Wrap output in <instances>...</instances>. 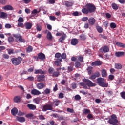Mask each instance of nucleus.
Returning <instances> with one entry per match:
<instances>
[{
	"instance_id": "1",
	"label": "nucleus",
	"mask_w": 125,
	"mask_h": 125,
	"mask_svg": "<svg viewBox=\"0 0 125 125\" xmlns=\"http://www.w3.org/2000/svg\"><path fill=\"white\" fill-rule=\"evenodd\" d=\"M86 8H83L81 11L83 14H88V13H93L96 10V7L93 3H88L85 5Z\"/></svg>"
},
{
	"instance_id": "2",
	"label": "nucleus",
	"mask_w": 125,
	"mask_h": 125,
	"mask_svg": "<svg viewBox=\"0 0 125 125\" xmlns=\"http://www.w3.org/2000/svg\"><path fill=\"white\" fill-rule=\"evenodd\" d=\"M97 82L98 85L102 87H108V83L105 82V79L101 77L97 79Z\"/></svg>"
},
{
	"instance_id": "3",
	"label": "nucleus",
	"mask_w": 125,
	"mask_h": 125,
	"mask_svg": "<svg viewBox=\"0 0 125 125\" xmlns=\"http://www.w3.org/2000/svg\"><path fill=\"white\" fill-rule=\"evenodd\" d=\"M22 59H23L21 57H18L17 58L14 57L11 59V61H12L13 65L14 66H18V65H20L21 64V62Z\"/></svg>"
},
{
	"instance_id": "4",
	"label": "nucleus",
	"mask_w": 125,
	"mask_h": 125,
	"mask_svg": "<svg viewBox=\"0 0 125 125\" xmlns=\"http://www.w3.org/2000/svg\"><path fill=\"white\" fill-rule=\"evenodd\" d=\"M108 124L110 125H113V124H118L119 120H118V117L115 114H112L111 116L110 119L107 121Z\"/></svg>"
},
{
	"instance_id": "5",
	"label": "nucleus",
	"mask_w": 125,
	"mask_h": 125,
	"mask_svg": "<svg viewBox=\"0 0 125 125\" xmlns=\"http://www.w3.org/2000/svg\"><path fill=\"white\" fill-rule=\"evenodd\" d=\"M13 36L16 40L19 41L20 42H23V43L26 42V40L23 38V36H21L20 34H13Z\"/></svg>"
},
{
	"instance_id": "6",
	"label": "nucleus",
	"mask_w": 125,
	"mask_h": 125,
	"mask_svg": "<svg viewBox=\"0 0 125 125\" xmlns=\"http://www.w3.org/2000/svg\"><path fill=\"white\" fill-rule=\"evenodd\" d=\"M42 112H46V111L48 110L52 111L53 107H52V105L51 104H46L42 107Z\"/></svg>"
},
{
	"instance_id": "7",
	"label": "nucleus",
	"mask_w": 125,
	"mask_h": 125,
	"mask_svg": "<svg viewBox=\"0 0 125 125\" xmlns=\"http://www.w3.org/2000/svg\"><path fill=\"white\" fill-rule=\"evenodd\" d=\"M83 81L89 87H92L93 86H95V85H96L95 83L92 82L89 79H84Z\"/></svg>"
},
{
	"instance_id": "8",
	"label": "nucleus",
	"mask_w": 125,
	"mask_h": 125,
	"mask_svg": "<svg viewBox=\"0 0 125 125\" xmlns=\"http://www.w3.org/2000/svg\"><path fill=\"white\" fill-rule=\"evenodd\" d=\"M100 51L102 53L104 52V53H107V52H109V51H110V49L108 46H104V47H102L100 49Z\"/></svg>"
},
{
	"instance_id": "9",
	"label": "nucleus",
	"mask_w": 125,
	"mask_h": 125,
	"mask_svg": "<svg viewBox=\"0 0 125 125\" xmlns=\"http://www.w3.org/2000/svg\"><path fill=\"white\" fill-rule=\"evenodd\" d=\"M38 58L42 61H44L46 58L45 55L43 53L40 52L38 54Z\"/></svg>"
},
{
	"instance_id": "10",
	"label": "nucleus",
	"mask_w": 125,
	"mask_h": 125,
	"mask_svg": "<svg viewBox=\"0 0 125 125\" xmlns=\"http://www.w3.org/2000/svg\"><path fill=\"white\" fill-rule=\"evenodd\" d=\"M96 22V20L93 17H91L88 19V23L91 26H93Z\"/></svg>"
},
{
	"instance_id": "11",
	"label": "nucleus",
	"mask_w": 125,
	"mask_h": 125,
	"mask_svg": "<svg viewBox=\"0 0 125 125\" xmlns=\"http://www.w3.org/2000/svg\"><path fill=\"white\" fill-rule=\"evenodd\" d=\"M55 57L56 59V60H59L60 62H62L63 60L61 58V54L60 53H56L55 55Z\"/></svg>"
},
{
	"instance_id": "12",
	"label": "nucleus",
	"mask_w": 125,
	"mask_h": 125,
	"mask_svg": "<svg viewBox=\"0 0 125 125\" xmlns=\"http://www.w3.org/2000/svg\"><path fill=\"white\" fill-rule=\"evenodd\" d=\"M45 79V76L44 75H38L37 77V81L39 82H43Z\"/></svg>"
},
{
	"instance_id": "13",
	"label": "nucleus",
	"mask_w": 125,
	"mask_h": 125,
	"mask_svg": "<svg viewBox=\"0 0 125 125\" xmlns=\"http://www.w3.org/2000/svg\"><path fill=\"white\" fill-rule=\"evenodd\" d=\"M37 87L38 89H43L45 87V83H38L37 84Z\"/></svg>"
},
{
	"instance_id": "14",
	"label": "nucleus",
	"mask_w": 125,
	"mask_h": 125,
	"mask_svg": "<svg viewBox=\"0 0 125 125\" xmlns=\"http://www.w3.org/2000/svg\"><path fill=\"white\" fill-rule=\"evenodd\" d=\"M125 54V52L119 51L115 53V56H116V57H124Z\"/></svg>"
},
{
	"instance_id": "15",
	"label": "nucleus",
	"mask_w": 125,
	"mask_h": 125,
	"mask_svg": "<svg viewBox=\"0 0 125 125\" xmlns=\"http://www.w3.org/2000/svg\"><path fill=\"white\" fill-rule=\"evenodd\" d=\"M102 65L101 61H96L92 63V66H101Z\"/></svg>"
},
{
	"instance_id": "16",
	"label": "nucleus",
	"mask_w": 125,
	"mask_h": 125,
	"mask_svg": "<svg viewBox=\"0 0 125 125\" xmlns=\"http://www.w3.org/2000/svg\"><path fill=\"white\" fill-rule=\"evenodd\" d=\"M79 43V40L77 39L74 38L71 40V44L72 45H77Z\"/></svg>"
},
{
	"instance_id": "17",
	"label": "nucleus",
	"mask_w": 125,
	"mask_h": 125,
	"mask_svg": "<svg viewBox=\"0 0 125 125\" xmlns=\"http://www.w3.org/2000/svg\"><path fill=\"white\" fill-rule=\"evenodd\" d=\"M31 92V94H33V95H40V94H41L40 91L36 89H32Z\"/></svg>"
},
{
	"instance_id": "18",
	"label": "nucleus",
	"mask_w": 125,
	"mask_h": 125,
	"mask_svg": "<svg viewBox=\"0 0 125 125\" xmlns=\"http://www.w3.org/2000/svg\"><path fill=\"white\" fill-rule=\"evenodd\" d=\"M34 74L38 75V74H41V75H44L45 74V72L42 71V69H35Z\"/></svg>"
},
{
	"instance_id": "19",
	"label": "nucleus",
	"mask_w": 125,
	"mask_h": 125,
	"mask_svg": "<svg viewBox=\"0 0 125 125\" xmlns=\"http://www.w3.org/2000/svg\"><path fill=\"white\" fill-rule=\"evenodd\" d=\"M16 119L18 122H20V123H24V122H26V119H25V117H17Z\"/></svg>"
},
{
	"instance_id": "20",
	"label": "nucleus",
	"mask_w": 125,
	"mask_h": 125,
	"mask_svg": "<svg viewBox=\"0 0 125 125\" xmlns=\"http://www.w3.org/2000/svg\"><path fill=\"white\" fill-rule=\"evenodd\" d=\"M67 38V35L65 34H63V35L59 39V41L61 43H63L64 42V41Z\"/></svg>"
},
{
	"instance_id": "21",
	"label": "nucleus",
	"mask_w": 125,
	"mask_h": 125,
	"mask_svg": "<svg viewBox=\"0 0 125 125\" xmlns=\"http://www.w3.org/2000/svg\"><path fill=\"white\" fill-rule=\"evenodd\" d=\"M27 107H28L29 110H36L37 109V106L35 105H34L33 104H27Z\"/></svg>"
},
{
	"instance_id": "22",
	"label": "nucleus",
	"mask_w": 125,
	"mask_h": 125,
	"mask_svg": "<svg viewBox=\"0 0 125 125\" xmlns=\"http://www.w3.org/2000/svg\"><path fill=\"white\" fill-rule=\"evenodd\" d=\"M18 113V109L16 108V107H14L11 110V114L13 116H16Z\"/></svg>"
},
{
	"instance_id": "23",
	"label": "nucleus",
	"mask_w": 125,
	"mask_h": 125,
	"mask_svg": "<svg viewBox=\"0 0 125 125\" xmlns=\"http://www.w3.org/2000/svg\"><path fill=\"white\" fill-rule=\"evenodd\" d=\"M32 26H33V25L31 22H26L25 27L26 30H31V29H32Z\"/></svg>"
},
{
	"instance_id": "24",
	"label": "nucleus",
	"mask_w": 125,
	"mask_h": 125,
	"mask_svg": "<svg viewBox=\"0 0 125 125\" xmlns=\"http://www.w3.org/2000/svg\"><path fill=\"white\" fill-rule=\"evenodd\" d=\"M14 101L16 103H18L20 102V101H21V97H20V96H15L14 98Z\"/></svg>"
},
{
	"instance_id": "25",
	"label": "nucleus",
	"mask_w": 125,
	"mask_h": 125,
	"mask_svg": "<svg viewBox=\"0 0 125 125\" xmlns=\"http://www.w3.org/2000/svg\"><path fill=\"white\" fill-rule=\"evenodd\" d=\"M3 8L4 10H13V7L10 5L5 6Z\"/></svg>"
},
{
	"instance_id": "26",
	"label": "nucleus",
	"mask_w": 125,
	"mask_h": 125,
	"mask_svg": "<svg viewBox=\"0 0 125 125\" xmlns=\"http://www.w3.org/2000/svg\"><path fill=\"white\" fill-rule=\"evenodd\" d=\"M42 93L44 95H47V94H49V93H50V89L47 88H46L45 90H44Z\"/></svg>"
},
{
	"instance_id": "27",
	"label": "nucleus",
	"mask_w": 125,
	"mask_h": 125,
	"mask_svg": "<svg viewBox=\"0 0 125 125\" xmlns=\"http://www.w3.org/2000/svg\"><path fill=\"white\" fill-rule=\"evenodd\" d=\"M116 44L117 46H119L120 47H123V48H125V44L121 43L120 42H116Z\"/></svg>"
},
{
	"instance_id": "28",
	"label": "nucleus",
	"mask_w": 125,
	"mask_h": 125,
	"mask_svg": "<svg viewBox=\"0 0 125 125\" xmlns=\"http://www.w3.org/2000/svg\"><path fill=\"white\" fill-rule=\"evenodd\" d=\"M102 76L103 78H106L107 76V71L105 69H103L101 71Z\"/></svg>"
},
{
	"instance_id": "29",
	"label": "nucleus",
	"mask_w": 125,
	"mask_h": 125,
	"mask_svg": "<svg viewBox=\"0 0 125 125\" xmlns=\"http://www.w3.org/2000/svg\"><path fill=\"white\" fill-rule=\"evenodd\" d=\"M111 7L114 9V10H118V9H119V6L115 3H113L111 4Z\"/></svg>"
},
{
	"instance_id": "30",
	"label": "nucleus",
	"mask_w": 125,
	"mask_h": 125,
	"mask_svg": "<svg viewBox=\"0 0 125 125\" xmlns=\"http://www.w3.org/2000/svg\"><path fill=\"white\" fill-rule=\"evenodd\" d=\"M7 17V14L4 12H1L0 14V18H6Z\"/></svg>"
},
{
	"instance_id": "31",
	"label": "nucleus",
	"mask_w": 125,
	"mask_h": 125,
	"mask_svg": "<svg viewBox=\"0 0 125 125\" xmlns=\"http://www.w3.org/2000/svg\"><path fill=\"white\" fill-rule=\"evenodd\" d=\"M46 38L48 40L51 41L52 40V35H51V33L50 32H48L47 34Z\"/></svg>"
},
{
	"instance_id": "32",
	"label": "nucleus",
	"mask_w": 125,
	"mask_h": 125,
	"mask_svg": "<svg viewBox=\"0 0 125 125\" xmlns=\"http://www.w3.org/2000/svg\"><path fill=\"white\" fill-rule=\"evenodd\" d=\"M60 75V72L59 71H54V73H53L52 77H54L55 78H57Z\"/></svg>"
},
{
	"instance_id": "33",
	"label": "nucleus",
	"mask_w": 125,
	"mask_h": 125,
	"mask_svg": "<svg viewBox=\"0 0 125 125\" xmlns=\"http://www.w3.org/2000/svg\"><path fill=\"white\" fill-rule=\"evenodd\" d=\"M32 51L33 47H32V46H28V47L26 48L27 53H30V52H32Z\"/></svg>"
},
{
	"instance_id": "34",
	"label": "nucleus",
	"mask_w": 125,
	"mask_h": 125,
	"mask_svg": "<svg viewBox=\"0 0 125 125\" xmlns=\"http://www.w3.org/2000/svg\"><path fill=\"white\" fill-rule=\"evenodd\" d=\"M74 3L72 2L66 1L65 2V6L67 7H70L71 6H73Z\"/></svg>"
},
{
	"instance_id": "35",
	"label": "nucleus",
	"mask_w": 125,
	"mask_h": 125,
	"mask_svg": "<svg viewBox=\"0 0 125 125\" xmlns=\"http://www.w3.org/2000/svg\"><path fill=\"white\" fill-rule=\"evenodd\" d=\"M96 29L98 33H102V32H103V28H102V27L101 26L98 25L96 27Z\"/></svg>"
},
{
	"instance_id": "36",
	"label": "nucleus",
	"mask_w": 125,
	"mask_h": 125,
	"mask_svg": "<svg viewBox=\"0 0 125 125\" xmlns=\"http://www.w3.org/2000/svg\"><path fill=\"white\" fill-rule=\"evenodd\" d=\"M55 71V70L54 69V68H53V67H49L48 72L49 74H52L53 75Z\"/></svg>"
},
{
	"instance_id": "37",
	"label": "nucleus",
	"mask_w": 125,
	"mask_h": 125,
	"mask_svg": "<svg viewBox=\"0 0 125 125\" xmlns=\"http://www.w3.org/2000/svg\"><path fill=\"white\" fill-rule=\"evenodd\" d=\"M54 65L57 66V67H60L61 65V63L60 62V61L57 60V61H55L54 62Z\"/></svg>"
},
{
	"instance_id": "38",
	"label": "nucleus",
	"mask_w": 125,
	"mask_h": 125,
	"mask_svg": "<svg viewBox=\"0 0 125 125\" xmlns=\"http://www.w3.org/2000/svg\"><path fill=\"white\" fill-rule=\"evenodd\" d=\"M122 66L120 63L116 64L115 65V68L117 69L118 70H121L122 69Z\"/></svg>"
},
{
	"instance_id": "39",
	"label": "nucleus",
	"mask_w": 125,
	"mask_h": 125,
	"mask_svg": "<svg viewBox=\"0 0 125 125\" xmlns=\"http://www.w3.org/2000/svg\"><path fill=\"white\" fill-rule=\"evenodd\" d=\"M67 111L68 113H71L72 114H75V111L73 109H72V108H67Z\"/></svg>"
},
{
	"instance_id": "40",
	"label": "nucleus",
	"mask_w": 125,
	"mask_h": 125,
	"mask_svg": "<svg viewBox=\"0 0 125 125\" xmlns=\"http://www.w3.org/2000/svg\"><path fill=\"white\" fill-rule=\"evenodd\" d=\"M53 103L56 106H58V105H59V103H60V101H59L58 100H55V101H54Z\"/></svg>"
},
{
	"instance_id": "41",
	"label": "nucleus",
	"mask_w": 125,
	"mask_h": 125,
	"mask_svg": "<svg viewBox=\"0 0 125 125\" xmlns=\"http://www.w3.org/2000/svg\"><path fill=\"white\" fill-rule=\"evenodd\" d=\"M79 37H80V40H81L82 41H84V40H85V39H86V38H85V35H84V34L81 35L79 36Z\"/></svg>"
},
{
	"instance_id": "42",
	"label": "nucleus",
	"mask_w": 125,
	"mask_h": 125,
	"mask_svg": "<svg viewBox=\"0 0 125 125\" xmlns=\"http://www.w3.org/2000/svg\"><path fill=\"white\" fill-rule=\"evenodd\" d=\"M110 28H111V29H115V28H117V25L116 23L112 22L110 23Z\"/></svg>"
},
{
	"instance_id": "43",
	"label": "nucleus",
	"mask_w": 125,
	"mask_h": 125,
	"mask_svg": "<svg viewBox=\"0 0 125 125\" xmlns=\"http://www.w3.org/2000/svg\"><path fill=\"white\" fill-rule=\"evenodd\" d=\"M90 113V110L89 109H84V110H83V114H89Z\"/></svg>"
},
{
	"instance_id": "44",
	"label": "nucleus",
	"mask_w": 125,
	"mask_h": 125,
	"mask_svg": "<svg viewBox=\"0 0 125 125\" xmlns=\"http://www.w3.org/2000/svg\"><path fill=\"white\" fill-rule=\"evenodd\" d=\"M34 101L36 104H39L40 101H41V99L40 98H37L34 99Z\"/></svg>"
},
{
	"instance_id": "45",
	"label": "nucleus",
	"mask_w": 125,
	"mask_h": 125,
	"mask_svg": "<svg viewBox=\"0 0 125 125\" xmlns=\"http://www.w3.org/2000/svg\"><path fill=\"white\" fill-rule=\"evenodd\" d=\"M26 117L27 118V119H31L34 117V114L32 113L28 114L26 115Z\"/></svg>"
},
{
	"instance_id": "46",
	"label": "nucleus",
	"mask_w": 125,
	"mask_h": 125,
	"mask_svg": "<svg viewBox=\"0 0 125 125\" xmlns=\"http://www.w3.org/2000/svg\"><path fill=\"white\" fill-rule=\"evenodd\" d=\"M61 58H62V59H66V58H67V55L66 54V53H62L61 55Z\"/></svg>"
},
{
	"instance_id": "47",
	"label": "nucleus",
	"mask_w": 125,
	"mask_h": 125,
	"mask_svg": "<svg viewBox=\"0 0 125 125\" xmlns=\"http://www.w3.org/2000/svg\"><path fill=\"white\" fill-rule=\"evenodd\" d=\"M81 96H80L79 95H76L74 97V99H75V100L76 101H79V100H81Z\"/></svg>"
},
{
	"instance_id": "48",
	"label": "nucleus",
	"mask_w": 125,
	"mask_h": 125,
	"mask_svg": "<svg viewBox=\"0 0 125 125\" xmlns=\"http://www.w3.org/2000/svg\"><path fill=\"white\" fill-rule=\"evenodd\" d=\"M18 21L19 23H23V22H24V19L21 17H19L18 20Z\"/></svg>"
},
{
	"instance_id": "49",
	"label": "nucleus",
	"mask_w": 125,
	"mask_h": 125,
	"mask_svg": "<svg viewBox=\"0 0 125 125\" xmlns=\"http://www.w3.org/2000/svg\"><path fill=\"white\" fill-rule=\"evenodd\" d=\"M78 59L80 61V62H83V57L82 55L79 56L78 57Z\"/></svg>"
},
{
	"instance_id": "50",
	"label": "nucleus",
	"mask_w": 125,
	"mask_h": 125,
	"mask_svg": "<svg viewBox=\"0 0 125 125\" xmlns=\"http://www.w3.org/2000/svg\"><path fill=\"white\" fill-rule=\"evenodd\" d=\"M99 38L101 39H104V40H106L107 39V36H105L104 35L100 34L99 35Z\"/></svg>"
},
{
	"instance_id": "51",
	"label": "nucleus",
	"mask_w": 125,
	"mask_h": 125,
	"mask_svg": "<svg viewBox=\"0 0 125 125\" xmlns=\"http://www.w3.org/2000/svg\"><path fill=\"white\" fill-rule=\"evenodd\" d=\"M8 53L9 55H10V54H14V50H13V49H10L8 50Z\"/></svg>"
},
{
	"instance_id": "52",
	"label": "nucleus",
	"mask_w": 125,
	"mask_h": 125,
	"mask_svg": "<svg viewBox=\"0 0 125 125\" xmlns=\"http://www.w3.org/2000/svg\"><path fill=\"white\" fill-rule=\"evenodd\" d=\"M8 41L9 42H12L14 41V39L12 37H9L8 38Z\"/></svg>"
},
{
	"instance_id": "53",
	"label": "nucleus",
	"mask_w": 125,
	"mask_h": 125,
	"mask_svg": "<svg viewBox=\"0 0 125 125\" xmlns=\"http://www.w3.org/2000/svg\"><path fill=\"white\" fill-rule=\"evenodd\" d=\"M71 86L72 89H75V88H77V84H76V83H73L71 84Z\"/></svg>"
},
{
	"instance_id": "54",
	"label": "nucleus",
	"mask_w": 125,
	"mask_h": 125,
	"mask_svg": "<svg viewBox=\"0 0 125 125\" xmlns=\"http://www.w3.org/2000/svg\"><path fill=\"white\" fill-rule=\"evenodd\" d=\"M120 95L123 99L125 100V92H122L120 93Z\"/></svg>"
},
{
	"instance_id": "55",
	"label": "nucleus",
	"mask_w": 125,
	"mask_h": 125,
	"mask_svg": "<svg viewBox=\"0 0 125 125\" xmlns=\"http://www.w3.org/2000/svg\"><path fill=\"white\" fill-rule=\"evenodd\" d=\"M49 18L52 21H55V20H56V17L54 16H50Z\"/></svg>"
},
{
	"instance_id": "56",
	"label": "nucleus",
	"mask_w": 125,
	"mask_h": 125,
	"mask_svg": "<svg viewBox=\"0 0 125 125\" xmlns=\"http://www.w3.org/2000/svg\"><path fill=\"white\" fill-rule=\"evenodd\" d=\"M109 23L108 22V21H105L103 22V25L104 26L105 28H107L108 27V24Z\"/></svg>"
},
{
	"instance_id": "57",
	"label": "nucleus",
	"mask_w": 125,
	"mask_h": 125,
	"mask_svg": "<svg viewBox=\"0 0 125 125\" xmlns=\"http://www.w3.org/2000/svg\"><path fill=\"white\" fill-rule=\"evenodd\" d=\"M87 20H88V18L87 17H84L82 19V21L83 22H85V21H87Z\"/></svg>"
},
{
	"instance_id": "58",
	"label": "nucleus",
	"mask_w": 125,
	"mask_h": 125,
	"mask_svg": "<svg viewBox=\"0 0 125 125\" xmlns=\"http://www.w3.org/2000/svg\"><path fill=\"white\" fill-rule=\"evenodd\" d=\"M82 85L83 86V88L85 89H88L87 85L85 83H82Z\"/></svg>"
},
{
	"instance_id": "59",
	"label": "nucleus",
	"mask_w": 125,
	"mask_h": 125,
	"mask_svg": "<svg viewBox=\"0 0 125 125\" xmlns=\"http://www.w3.org/2000/svg\"><path fill=\"white\" fill-rule=\"evenodd\" d=\"M18 27H20L21 28H23L24 27V23L22 22H19L18 23Z\"/></svg>"
},
{
	"instance_id": "60",
	"label": "nucleus",
	"mask_w": 125,
	"mask_h": 125,
	"mask_svg": "<svg viewBox=\"0 0 125 125\" xmlns=\"http://www.w3.org/2000/svg\"><path fill=\"white\" fill-rule=\"evenodd\" d=\"M36 30L38 32H41L42 31V26L37 25L36 27Z\"/></svg>"
},
{
	"instance_id": "61",
	"label": "nucleus",
	"mask_w": 125,
	"mask_h": 125,
	"mask_svg": "<svg viewBox=\"0 0 125 125\" xmlns=\"http://www.w3.org/2000/svg\"><path fill=\"white\" fill-rule=\"evenodd\" d=\"M85 54H90L91 53V52L90 51V49H87L85 50L84 51Z\"/></svg>"
},
{
	"instance_id": "62",
	"label": "nucleus",
	"mask_w": 125,
	"mask_h": 125,
	"mask_svg": "<svg viewBox=\"0 0 125 125\" xmlns=\"http://www.w3.org/2000/svg\"><path fill=\"white\" fill-rule=\"evenodd\" d=\"M73 16H79V12L75 11L72 13Z\"/></svg>"
},
{
	"instance_id": "63",
	"label": "nucleus",
	"mask_w": 125,
	"mask_h": 125,
	"mask_svg": "<svg viewBox=\"0 0 125 125\" xmlns=\"http://www.w3.org/2000/svg\"><path fill=\"white\" fill-rule=\"evenodd\" d=\"M18 115V116H24L25 113L22 112L21 111H19Z\"/></svg>"
},
{
	"instance_id": "64",
	"label": "nucleus",
	"mask_w": 125,
	"mask_h": 125,
	"mask_svg": "<svg viewBox=\"0 0 125 125\" xmlns=\"http://www.w3.org/2000/svg\"><path fill=\"white\" fill-rule=\"evenodd\" d=\"M87 119H93V116L92 114L89 113L87 116Z\"/></svg>"
}]
</instances>
